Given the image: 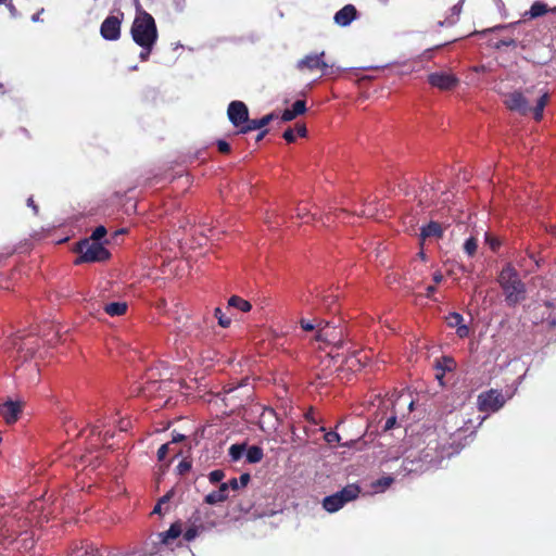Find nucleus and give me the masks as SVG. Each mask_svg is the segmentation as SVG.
I'll return each mask as SVG.
<instances>
[{"instance_id": "f257e3e1", "label": "nucleus", "mask_w": 556, "mask_h": 556, "mask_svg": "<svg viewBox=\"0 0 556 556\" xmlns=\"http://www.w3.org/2000/svg\"><path fill=\"white\" fill-rule=\"evenodd\" d=\"M130 33L132 40L142 49L139 54L140 60L147 61L157 39V29L152 15L140 8L137 9Z\"/></svg>"}, {"instance_id": "f03ea898", "label": "nucleus", "mask_w": 556, "mask_h": 556, "mask_svg": "<svg viewBox=\"0 0 556 556\" xmlns=\"http://www.w3.org/2000/svg\"><path fill=\"white\" fill-rule=\"evenodd\" d=\"M498 281L509 304H516L525 299L526 288L515 268L507 265L500 274Z\"/></svg>"}, {"instance_id": "7ed1b4c3", "label": "nucleus", "mask_w": 556, "mask_h": 556, "mask_svg": "<svg viewBox=\"0 0 556 556\" xmlns=\"http://www.w3.org/2000/svg\"><path fill=\"white\" fill-rule=\"evenodd\" d=\"M548 102V94L544 92L538 100L536 105L531 109L529 106V103L526 99V97L520 92H511L507 94L505 99L506 106L511 110L516 111L522 115L528 114L529 112H533V116L536 121H540L543 116V110L546 106Z\"/></svg>"}, {"instance_id": "20e7f679", "label": "nucleus", "mask_w": 556, "mask_h": 556, "mask_svg": "<svg viewBox=\"0 0 556 556\" xmlns=\"http://www.w3.org/2000/svg\"><path fill=\"white\" fill-rule=\"evenodd\" d=\"M77 251L80 257L76 261V264L83 262H101L109 258L110 253L103 247L101 242L84 240L78 244Z\"/></svg>"}, {"instance_id": "39448f33", "label": "nucleus", "mask_w": 556, "mask_h": 556, "mask_svg": "<svg viewBox=\"0 0 556 556\" xmlns=\"http://www.w3.org/2000/svg\"><path fill=\"white\" fill-rule=\"evenodd\" d=\"M359 494V488L355 484H350L337 492L333 495L324 498L323 507L329 513H336L342 508L346 503L355 500Z\"/></svg>"}, {"instance_id": "423d86ee", "label": "nucleus", "mask_w": 556, "mask_h": 556, "mask_svg": "<svg viewBox=\"0 0 556 556\" xmlns=\"http://www.w3.org/2000/svg\"><path fill=\"white\" fill-rule=\"evenodd\" d=\"M506 402V397L497 390H490L478 397V405L482 412H496Z\"/></svg>"}, {"instance_id": "0eeeda50", "label": "nucleus", "mask_w": 556, "mask_h": 556, "mask_svg": "<svg viewBox=\"0 0 556 556\" xmlns=\"http://www.w3.org/2000/svg\"><path fill=\"white\" fill-rule=\"evenodd\" d=\"M324 55L325 52L308 54L298 62L296 67L300 71L309 72L320 70L324 74H328L327 70L329 68V65L324 61Z\"/></svg>"}, {"instance_id": "6e6552de", "label": "nucleus", "mask_w": 556, "mask_h": 556, "mask_svg": "<svg viewBox=\"0 0 556 556\" xmlns=\"http://www.w3.org/2000/svg\"><path fill=\"white\" fill-rule=\"evenodd\" d=\"M431 86L441 90H450L458 84V78L451 73L435 72L428 76Z\"/></svg>"}, {"instance_id": "1a4fd4ad", "label": "nucleus", "mask_w": 556, "mask_h": 556, "mask_svg": "<svg viewBox=\"0 0 556 556\" xmlns=\"http://www.w3.org/2000/svg\"><path fill=\"white\" fill-rule=\"evenodd\" d=\"M122 20L118 16H108L101 24L100 33L105 40H117L121 36Z\"/></svg>"}, {"instance_id": "9d476101", "label": "nucleus", "mask_w": 556, "mask_h": 556, "mask_svg": "<svg viewBox=\"0 0 556 556\" xmlns=\"http://www.w3.org/2000/svg\"><path fill=\"white\" fill-rule=\"evenodd\" d=\"M249 111L247 105L241 101H232L228 106V117L235 126L249 121Z\"/></svg>"}, {"instance_id": "9b49d317", "label": "nucleus", "mask_w": 556, "mask_h": 556, "mask_svg": "<svg viewBox=\"0 0 556 556\" xmlns=\"http://www.w3.org/2000/svg\"><path fill=\"white\" fill-rule=\"evenodd\" d=\"M22 402L8 400L0 405V415L3 417L7 424H14L22 410Z\"/></svg>"}, {"instance_id": "f8f14e48", "label": "nucleus", "mask_w": 556, "mask_h": 556, "mask_svg": "<svg viewBox=\"0 0 556 556\" xmlns=\"http://www.w3.org/2000/svg\"><path fill=\"white\" fill-rule=\"evenodd\" d=\"M356 17V9L352 4H346L334 15V22L340 26H348Z\"/></svg>"}, {"instance_id": "ddd939ff", "label": "nucleus", "mask_w": 556, "mask_h": 556, "mask_svg": "<svg viewBox=\"0 0 556 556\" xmlns=\"http://www.w3.org/2000/svg\"><path fill=\"white\" fill-rule=\"evenodd\" d=\"M368 359L369 357L365 352H354L346 358L345 364L349 369L356 371L365 366Z\"/></svg>"}, {"instance_id": "4468645a", "label": "nucleus", "mask_w": 556, "mask_h": 556, "mask_svg": "<svg viewBox=\"0 0 556 556\" xmlns=\"http://www.w3.org/2000/svg\"><path fill=\"white\" fill-rule=\"evenodd\" d=\"M181 534V526L179 523H174L172 527L166 531L157 534V538L160 539L161 543L170 546L172 542L174 540H177Z\"/></svg>"}, {"instance_id": "2eb2a0df", "label": "nucleus", "mask_w": 556, "mask_h": 556, "mask_svg": "<svg viewBox=\"0 0 556 556\" xmlns=\"http://www.w3.org/2000/svg\"><path fill=\"white\" fill-rule=\"evenodd\" d=\"M306 111L305 102L302 100H298L293 103L292 109H287L283 111L281 115V119L283 122H290L294 119L298 115L303 114Z\"/></svg>"}, {"instance_id": "dca6fc26", "label": "nucleus", "mask_w": 556, "mask_h": 556, "mask_svg": "<svg viewBox=\"0 0 556 556\" xmlns=\"http://www.w3.org/2000/svg\"><path fill=\"white\" fill-rule=\"evenodd\" d=\"M443 235V228L437 222L429 223L426 227L421 229V240H426L427 238H441Z\"/></svg>"}, {"instance_id": "f3484780", "label": "nucleus", "mask_w": 556, "mask_h": 556, "mask_svg": "<svg viewBox=\"0 0 556 556\" xmlns=\"http://www.w3.org/2000/svg\"><path fill=\"white\" fill-rule=\"evenodd\" d=\"M228 497V483H222L217 491L211 492L205 496L207 504H217Z\"/></svg>"}, {"instance_id": "a211bd4d", "label": "nucleus", "mask_w": 556, "mask_h": 556, "mask_svg": "<svg viewBox=\"0 0 556 556\" xmlns=\"http://www.w3.org/2000/svg\"><path fill=\"white\" fill-rule=\"evenodd\" d=\"M274 118V114H268L263 116L260 119H251L247 122V126L242 129L243 132L261 129L265 127L271 119Z\"/></svg>"}, {"instance_id": "6ab92c4d", "label": "nucleus", "mask_w": 556, "mask_h": 556, "mask_svg": "<svg viewBox=\"0 0 556 556\" xmlns=\"http://www.w3.org/2000/svg\"><path fill=\"white\" fill-rule=\"evenodd\" d=\"M327 327H328V323H326L324 320H318L316 323V329H317L316 340L317 341L330 342L331 340H333L336 338L332 333H330L329 331L326 330Z\"/></svg>"}, {"instance_id": "aec40b11", "label": "nucleus", "mask_w": 556, "mask_h": 556, "mask_svg": "<svg viewBox=\"0 0 556 556\" xmlns=\"http://www.w3.org/2000/svg\"><path fill=\"white\" fill-rule=\"evenodd\" d=\"M228 306L229 307H233V308H237L241 312H249L251 308H252V305L250 302H248L247 300L240 298V296H237V295H232L229 300H228Z\"/></svg>"}, {"instance_id": "412c9836", "label": "nucleus", "mask_w": 556, "mask_h": 556, "mask_svg": "<svg viewBox=\"0 0 556 556\" xmlns=\"http://www.w3.org/2000/svg\"><path fill=\"white\" fill-rule=\"evenodd\" d=\"M127 304L125 302H113L104 306V311L110 316H121L125 314Z\"/></svg>"}, {"instance_id": "4be33fe9", "label": "nucleus", "mask_w": 556, "mask_h": 556, "mask_svg": "<svg viewBox=\"0 0 556 556\" xmlns=\"http://www.w3.org/2000/svg\"><path fill=\"white\" fill-rule=\"evenodd\" d=\"M263 451L258 446H250L248 450H245V457L248 463L250 464H256L262 460L263 458Z\"/></svg>"}, {"instance_id": "5701e85b", "label": "nucleus", "mask_w": 556, "mask_h": 556, "mask_svg": "<svg viewBox=\"0 0 556 556\" xmlns=\"http://www.w3.org/2000/svg\"><path fill=\"white\" fill-rule=\"evenodd\" d=\"M547 12H548L547 5L543 2L536 1L531 5L530 11L527 14H529L530 17L535 18V17H539Z\"/></svg>"}, {"instance_id": "b1692460", "label": "nucleus", "mask_w": 556, "mask_h": 556, "mask_svg": "<svg viewBox=\"0 0 556 556\" xmlns=\"http://www.w3.org/2000/svg\"><path fill=\"white\" fill-rule=\"evenodd\" d=\"M243 454H245V446L241 444H232L229 447V456L231 457V460L237 462L239 460Z\"/></svg>"}, {"instance_id": "393cba45", "label": "nucleus", "mask_w": 556, "mask_h": 556, "mask_svg": "<svg viewBox=\"0 0 556 556\" xmlns=\"http://www.w3.org/2000/svg\"><path fill=\"white\" fill-rule=\"evenodd\" d=\"M478 243L476 238L470 237L464 243V251L467 255L472 256L477 252Z\"/></svg>"}, {"instance_id": "a878e982", "label": "nucleus", "mask_w": 556, "mask_h": 556, "mask_svg": "<svg viewBox=\"0 0 556 556\" xmlns=\"http://www.w3.org/2000/svg\"><path fill=\"white\" fill-rule=\"evenodd\" d=\"M392 482L393 479L391 477H384L375 481L372 486L376 491H384L392 484Z\"/></svg>"}, {"instance_id": "bb28decb", "label": "nucleus", "mask_w": 556, "mask_h": 556, "mask_svg": "<svg viewBox=\"0 0 556 556\" xmlns=\"http://www.w3.org/2000/svg\"><path fill=\"white\" fill-rule=\"evenodd\" d=\"M463 316L458 313H451L446 317V323L452 328H458L463 324Z\"/></svg>"}, {"instance_id": "cd10ccee", "label": "nucleus", "mask_w": 556, "mask_h": 556, "mask_svg": "<svg viewBox=\"0 0 556 556\" xmlns=\"http://www.w3.org/2000/svg\"><path fill=\"white\" fill-rule=\"evenodd\" d=\"M408 406V410H413V407H414V401L413 400H409L405 394H401L396 401H395V407H399L401 405H406Z\"/></svg>"}, {"instance_id": "c85d7f7f", "label": "nucleus", "mask_w": 556, "mask_h": 556, "mask_svg": "<svg viewBox=\"0 0 556 556\" xmlns=\"http://www.w3.org/2000/svg\"><path fill=\"white\" fill-rule=\"evenodd\" d=\"M105 235H106V229H105V227H103V226H99V227H97V228L93 230V232H92V235H91V237H90V239H89V240L100 242V240H101Z\"/></svg>"}, {"instance_id": "c756f323", "label": "nucleus", "mask_w": 556, "mask_h": 556, "mask_svg": "<svg viewBox=\"0 0 556 556\" xmlns=\"http://www.w3.org/2000/svg\"><path fill=\"white\" fill-rule=\"evenodd\" d=\"M215 316L217 317L218 319V324L224 327V328H227L229 327L231 320L230 318L228 317H225V315L223 314L222 309L220 308H216L215 309Z\"/></svg>"}, {"instance_id": "7c9ffc66", "label": "nucleus", "mask_w": 556, "mask_h": 556, "mask_svg": "<svg viewBox=\"0 0 556 556\" xmlns=\"http://www.w3.org/2000/svg\"><path fill=\"white\" fill-rule=\"evenodd\" d=\"M224 472L222 470H214L210 473L208 479L212 483L220 482L224 478Z\"/></svg>"}, {"instance_id": "2f4dec72", "label": "nucleus", "mask_w": 556, "mask_h": 556, "mask_svg": "<svg viewBox=\"0 0 556 556\" xmlns=\"http://www.w3.org/2000/svg\"><path fill=\"white\" fill-rule=\"evenodd\" d=\"M325 441L329 444H332L334 442H339L340 441V435L334 432V431H329L327 433H325Z\"/></svg>"}, {"instance_id": "473e14b6", "label": "nucleus", "mask_w": 556, "mask_h": 556, "mask_svg": "<svg viewBox=\"0 0 556 556\" xmlns=\"http://www.w3.org/2000/svg\"><path fill=\"white\" fill-rule=\"evenodd\" d=\"M485 242L492 250H496L500 247V241L488 233L485 235Z\"/></svg>"}, {"instance_id": "72a5a7b5", "label": "nucleus", "mask_w": 556, "mask_h": 556, "mask_svg": "<svg viewBox=\"0 0 556 556\" xmlns=\"http://www.w3.org/2000/svg\"><path fill=\"white\" fill-rule=\"evenodd\" d=\"M300 325H301L302 329L305 330V331H311V330L316 329V324L311 323V321L305 320V319H301L300 320Z\"/></svg>"}, {"instance_id": "f704fd0d", "label": "nucleus", "mask_w": 556, "mask_h": 556, "mask_svg": "<svg viewBox=\"0 0 556 556\" xmlns=\"http://www.w3.org/2000/svg\"><path fill=\"white\" fill-rule=\"evenodd\" d=\"M456 333L458 334V337L460 338H466L469 336V328L468 326L462 324L457 329H456Z\"/></svg>"}, {"instance_id": "c9c22d12", "label": "nucleus", "mask_w": 556, "mask_h": 556, "mask_svg": "<svg viewBox=\"0 0 556 556\" xmlns=\"http://www.w3.org/2000/svg\"><path fill=\"white\" fill-rule=\"evenodd\" d=\"M197 535L198 530L195 528H190L185 532L184 538L186 541H192Z\"/></svg>"}, {"instance_id": "e433bc0d", "label": "nucleus", "mask_w": 556, "mask_h": 556, "mask_svg": "<svg viewBox=\"0 0 556 556\" xmlns=\"http://www.w3.org/2000/svg\"><path fill=\"white\" fill-rule=\"evenodd\" d=\"M168 453V444H163L159 451H157V458L159 460L165 459L166 455Z\"/></svg>"}, {"instance_id": "4c0bfd02", "label": "nucleus", "mask_w": 556, "mask_h": 556, "mask_svg": "<svg viewBox=\"0 0 556 556\" xmlns=\"http://www.w3.org/2000/svg\"><path fill=\"white\" fill-rule=\"evenodd\" d=\"M283 138L288 141V142H293L295 140V135H294V130L292 129H287L285 132H283Z\"/></svg>"}, {"instance_id": "58836bf2", "label": "nucleus", "mask_w": 556, "mask_h": 556, "mask_svg": "<svg viewBox=\"0 0 556 556\" xmlns=\"http://www.w3.org/2000/svg\"><path fill=\"white\" fill-rule=\"evenodd\" d=\"M295 130L300 137H306L307 135V129L304 124H298Z\"/></svg>"}, {"instance_id": "ea45409f", "label": "nucleus", "mask_w": 556, "mask_h": 556, "mask_svg": "<svg viewBox=\"0 0 556 556\" xmlns=\"http://www.w3.org/2000/svg\"><path fill=\"white\" fill-rule=\"evenodd\" d=\"M396 424V417L392 416L390 418L387 419L386 421V425H384V430H390L392 429Z\"/></svg>"}, {"instance_id": "a19ab883", "label": "nucleus", "mask_w": 556, "mask_h": 556, "mask_svg": "<svg viewBox=\"0 0 556 556\" xmlns=\"http://www.w3.org/2000/svg\"><path fill=\"white\" fill-rule=\"evenodd\" d=\"M218 150L223 153H227L229 152L230 147L226 141H218Z\"/></svg>"}, {"instance_id": "79ce46f5", "label": "nucleus", "mask_w": 556, "mask_h": 556, "mask_svg": "<svg viewBox=\"0 0 556 556\" xmlns=\"http://www.w3.org/2000/svg\"><path fill=\"white\" fill-rule=\"evenodd\" d=\"M463 0H460L457 4H455L453 8H452V12L454 15L458 16L460 11H462V5H463Z\"/></svg>"}, {"instance_id": "37998d69", "label": "nucleus", "mask_w": 556, "mask_h": 556, "mask_svg": "<svg viewBox=\"0 0 556 556\" xmlns=\"http://www.w3.org/2000/svg\"><path fill=\"white\" fill-rule=\"evenodd\" d=\"M178 469L182 473L189 469V464L186 462H181L178 466Z\"/></svg>"}, {"instance_id": "c03bdc74", "label": "nucleus", "mask_w": 556, "mask_h": 556, "mask_svg": "<svg viewBox=\"0 0 556 556\" xmlns=\"http://www.w3.org/2000/svg\"><path fill=\"white\" fill-rule=\"evenodd\" d=\"M250 480V476L248 473H244L240 477V483L241 485H245Z\"/></svg>"}, {"instance_id": "a18cd8bd", "label": "nucleus", "mask_w": 556, "mask_h": 556, "mask_svg": "<svg viewBox=\"0 0 556 556\" xmlns=\"http://www.w3.org/2000/svg\"><path fill=\"white\" fill-rule=\"evenodd\" d=\"M453 364H454V363H453V361H452V359H450V358L444 359V368H445V369L451 370V369H452V367H453Z\"/></svg>"}, {"instance_id": "49530a36", "label": "nucleus", "mask_w": 556, "mask_h": 556, "mask_svg": "<svg viewBox=\"0 0 556 556\" xmlns=\"http://www.w3.org/2000/svg\"><path fill=\"white\" fill-rule=\"evenodd\" d=\"M167 500V496H164L161 502L154 507L153 513H160L162 504Z\"/></svg>"}, {"instance_id": "de8ad7c7", "label": "nucleus", "mask_w": 556, "mask_h": 556, "mask_svg": "<svg viewBox=\"0 0 556 556\" xmlns=\"http://www.w3.org/2000/svg\"><path fill=\"white\" fill-rule=\"evenodd\" d=\"M433 280H434V282H435V283H440V282L443 280V276H442V274H440V273H435V274L433 275Z\"/></svg>"}, {"instance_id": "09e8293b", "label": "nucleus", "mask_w": 556, "mask_h": 556, "mask_svg": "<svg viewBox=\"0 0 556 556\" xmlns=\"http://www.w3.org/2000/svg\"><path fill=\"white\" fill-rule=\"evenodd\" d=\"M306 214H307V212H306L305 208H302V207L298 208L296 215H298L299 218H303Z\"/></svg>"}, {"instance_id": "8fccbe9b", "label": "nucleus", "mask_w": 556, "mask_h": 556, "mask_svg": "<svg viewBox=\"0 0 556 556\" xmlns=\"http://www.w3.org/2000/svg\"><path fill=\"white\" fill-rule=\"evenodd\" d=\"M231 486L233 490L238 489L239 488V483H238V480L237 479H232L229 483H228V488Z\"/></svg>"}, {"instance_id": "3c124183", "label": "nucleus", "mask_w": 556, "mask_h": 556, "mask_svg": "<svg viewBox=\"0 0 556 556\" xmlns=\"http://www.w3.org/2000/svg\"><path fill=\"white\" fill-rule=\"evenodd\" d=\"M435 288L433 286H429L427 288V296H431V294L434 292Z\"/></svg>"}, {"instance_id": "603ef678", "label": "nucleus", "mask_w": 556, "mask_h": 556, "mask_svg": "<svg viewBox=\"0 0 556 556\" xmlns=\"http://www.w3.org/2000/svg\"><path fill=\"white\" fill-rule=\"evenodd\" d=\"M184 439L182 434H177L173 438V442H180Z\"/></svg>"}, {"instance_id": "864d4df0", "label": "nucleus", "mask_w": 556, "mask_h": 556, "mask_svg": "<svg viewBox=\"0 0 556 556\" xmlns=\"http://www.w3.org/2000/svg\"><path fill=\"white\" fill-rule=\"evenodd\" d=\"M28 205H29V206H33L34 211H35V212H37V206H35V205H34V201H33V199H31V198H30V199H28Z\"/></svg>"}, {"instance_id": "5fc2aeb1", "label": "nucleus", "mask_w": 556, "mask_h": 556, "mask_svg": "<svg viewBox=\"0 0 556 556\" xmlns=\"http://www.w3.org/2000/svg\"><path fill=\"white\" fill-rule=\"evenodd\" d=\"M265 134H266V131L261 132V134L257 136L256 140H257V141L262 140V139L264 138Z\"/></svg>"}, {"instance_id": "6e6d98bb", "label": "nucleus", "mask_w": 556, "mask_h": 556, "mask_svg": "<svg viewBox=\"0 0 556 556\" xmlns=\"http://www.w3.org/2000/svg\"><path fill=\"white\" fill-rule=\"evenodd\" d=\"M418 256L421 258V260H425L426 255L422 251L419 252Z\"/></svg>"}, {"instance_id": "4d7b16f0", "label": "nucleus", "mask_w": 556, "mask_h": 556, "mask_svg": "<svg viewBox=\"0 0 556 556\" xmlns=\"http://www.w3.org/2000/svg\"><path fill=\"white\" fill-rule=\"evenodd\" d=\"M9 9H10L11 13L13 14L15 9L11 3L9 4Z\"/></svg>"}, {"instance_id": "13d9d810", "label": "nucleus", "mask_w": 556, "mask_h": 556, "mask_svg": "<svg viewBox=\"0 0 556 556\" xmlns=\"http://www.w3.org/2000/svg\"><path fill=\"white\" fill-rule=\"evenodd\" d=\"M38 20H39V15H38V14H35V15L33 16V21H34V22H36V21H38Z\"/></svg>"}, {"instance_id": "bf43d9fd", "label": "nucleus", "mask_w": 556, "mask_h": 556, "mask_svg": "<svg viewBox=\"0 0 556 556\" xmlns=\"http://www.w3.org/2000/svg\"><path fill=\"white\" fill-rule=\"evenodd\" d=\"M507 26H495L493 29H503V28H506Z\"/></svg>"}, {"instance_id": "052dcab7", "label": "nucleus", "mask_w": 556, "mask_h": 556, "mask_svg": "<svg viewBox=\"0 0 556 556\" xmlns=\"http://www.w3.org/2000/svg\"><path fill=\"white\" fill-rule=\"evenodd\" d=\"M502 43L505 45V46H509V45L513 43V41H503Z\"/></svg>"}, {"instance_id": "680f3d73", "label": "nucleus", "mask_w": 556, "mask_h": 556, "mask_svg": "<svg viewBox=\"0 0 556 556\" xmlns=\"http://www.w3.org/2000/svg\"><path fill=\"white\" fill-rule=\"evenodd\" d=\"M548 12L556 13V7H555V8H553V9H548Z\"/></svg>"}, {"instance_id": "e2e57ef3", "label": "nucleus", "mask_w": 556, "mask_h": 556, "mask_svg": "<svg viewBox=\"0 0 556 556\" xmlns=\"http://www.w3.org/2000/svg\"><path fill=\"white\" fill-rule=\"evenodd\" d=\"M8 0H0V4H7Z\"/></svg>"}, {"instance_id": "0e129e2a", "label": "nucleus", "mask_w": 556, "mask_h": 556, "mask_svg": "<svg viewBox=\"0 0 556 556\" xmlns=\"http://www.w3.org/2000/svg\"><path fill=\"white\" fill-rule=\"evenodd\" d=\"M266 413L269 414V415L274 414V412L271 409L267 410Z\"/></svg>"}, {"instance_id": "69168bd1", "label": "nucleus", "mask_w": 556, "mask_h": 556, "mask_svg": "<svg viewBox=\"0 0 556 556\" xmlns=\"http://www.w3.org/2000/svg\"><path fill=\"white\" fill-rule=\"evenodd\" d=\"M352 444V441L350 443H344V446H350Z\"/></svg>"}]
</instances>
